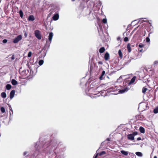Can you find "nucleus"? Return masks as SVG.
<instances>
[{
  "label": "nucleus",
  "mask_w": 158,
  "mask_h": 158,
  "mask_svg": "<svg viewBox=\"0 0 158 158\" xmlns=\"http://www.w3.org/2000/svg\"><path fill=\"white\" fill-rule=\"evenodd\" d=\"M86 12H87V14L84 13L83 15H89V16L88 17V18L89 20H91L95 18V15L91 12V10L89 9H87L86 10Z\"/></svg>",
  "instance_id": "nucleus-1"
},
{
  "label": "nucleus",
  "mask_w": 158,
  "mask_h": 158,
  "mask_svg": "<svg viewBox=\"0 0 158 158\" xmlns=\"http://www.w3.org/2000/svg\"><path fill=\"white\" fill-rule=\"evenodd\" d=\"M85 4V2H83L81 4V6H80V10H81V15H82L83 16H86L87 15H83V14H87V12H86V10L88 9L87 8H86L85 10H83V9L85 8L84 7V5Z\"/></svg>",
  "instance_id": "nucleus-2"
},
{
  "label": "nucleus",
  "mask_w": 158,
  "mask_h": 158,
  "mask_svg": "<svg viewBox=\"0 0 158 158\" xmlns=\"http://www.w3.org/2000/svg\"><path fill=\"white\" fill-rule=\"evenodd\" d=\"M35 37L39 40L41 39V35L40 32L38 30H36L35 31Z\"/></svg>",
  "instance_id": "nucleus-3"
},
{
  "label": "nucleus",
  "mask_w": 158,
  "mask_h": 158,
  "mask_svg": "<svg viewBox=\"0 0 158 158\" xmlns=\"http://www.w3.org/2000/svg\"><path fill=\"white\" fill-rule=\"evenodd\" d=\"M22 38L21 35H19L15 37L13 40V42L15 43H18L20 40H22Z\"/></svg>",
  "instance_id": "nucleus-4"
},
{
  "label": "nucleus",
  "mask_w": 158,
  "mask_h": 158,
  "mask_svg": "<svg viewBox=\"0 0 158 158\" xmlns=\"http://www.w3.org/2000/svg\"><path fill=\"white\" fill-rule=\"evenodd\" d=\"M129 90V89L127 87L124 88L123 89H121L119 91V93L121 94L124 93L126 92H127Z\"/></svg>",
  "instance_id": "nucleus-5"
},
{
  "label": "nucleus",
  "mask_w": 158,
  "mask_h": 158,
  "mask_svg": "<svg viewBox=\"0 0 158 158\" xmlns=\"http://www.w3.org/2000/svg\"><path fill=\"white\" fill-rule=\"evenodd\" d=\"M15 93V90H12L10 93V99H12L14 96Z\"/></svg>",
  "instance_id": "nucleus-6"
},
{
  "label": "nucleus",
  "mask_w": 158,
  "mask_h": 158,
  "mask_svg": "<svg viewBox=\"0 0 158 158\" xmlns=\"http://www.w3.org/2000/svg\"><path fill=\"white\" fill-rule=\"evenodd\" d=\"M127 138L128 139L131 140H133L134 139V135L131 134L128 135Z\"/></svg>",
  "instance_id": "nucleus-7"
},
{
  "label": "nucleus",
  "mask_w": 158,
  "mask_h": 158,
  "mask_svg": "<svg viewBox=\"0 0 158 158\" xmlns=\"http://www.w3.org/2000/svg\"><path fill=\"white\" fill-rule=\"evenodd\" d=\"M52 19L53 20L56 21L59 18V15L58 14H55L52 17Z\"/></svg>",
  "instance_id": "nucleus-8"
},
{
  "label": "nucleus",
  "mask_w": 158,
  "mask_h": 158,
  "mask_svg": "<svg viewBox=\"0 0 158 158\" xmlns=\"http://www.w3.org/2000/svg\"><path fill=\"white\" fill-rule=\"evenodd\" d=\"M35 19L33 15H30L28 17L27 20L29 21H33Z\"/></svg>",
  "instance_id": "nucleus-9"
},
{
  "label": "nucleus",
  "mask_w": 158,
  "mask_h": 158,
  "mask_svg": "<svg viewBox=\"0 0 158 158\" xmlns=\"http://www.w3.org/2000/svg\"><path fill=\"white\" fill-rule=\"evenodd\" d=\"M53 35V33L51 32L49 33V35L48 36V40L50 42V43L51 42Z\"/></svg>",
  "instance_id": "nucleus-10"
},
{
  "label": "nucleus",
  "mask_w": 158,
  "mask_h": 158,
  "mask_svg": "<svg viewBox=\"0 0 158 158\" xmlns=\"http://www.w3.org/2000/svg\"><path fill=\"white\" fill-rule=\"evenodd\" d=\"M109 53L107 52H106L105 54L104 59L105 60H107L109 59Z\"/></svg>",
  "instance_id": "nucleus-11"
},
{
  "label": "nucleus",
  "mask_w": 158,
  "mask_h": 158,
  "mask_svg": "<svg viewBox=\"0 0 158 158\" xmlns=\"http://www.w3.org/2000/svg\"><path fill=\"white\" fill-rule=\"evenodd\" d=\"M105 72L104 71H103L102 72L101 75L99 77L100 80H102L103 79V77L105 75Z\"/></svg>",
  "instance_id": "nucleus-12"
},
{
  "label": "nucleus",
  "mask_w": 158,
  "mask_h": 158,
  "mask_svg": "<svg viewBox=\"0 0 158 158\" xmlns=\"http://www.w3.org/2000/svg\"><path fill=\"white\" fill-rule=\"evenodd\" d=\"M11 83L12 85H15L18 84V82L16 81L14 79H13L11 81Z\"/></svg>",
  "instance_id": "nucleus-13"
},
{
  "label": "nucleus",
  "mask_w": 158,
  "mask_h": 158,
  "mask_svg": "<svg viewBox=\"0 0 158 158\" xmlns=\"http://www.w3.org/2000/svg\"><path fill=\"white\" fill-rule=\"evenodd\" d=\"M143 19V18L140 19L139 20V21L141 23H143L144 22H146L147 23H149L150 24V25L151 26H152V23H150V22L149 21H148V20H146H146H141Z\"/></svg>",
  "instance_id": "nucleus-14"
},
{
  "label": "nucleus",
  "mask_w": 158,
  "mask_h": 158,
  "mask_svg": "<svg viewBox=\"0 0 158 158\" xmlns=\"http://www.w3.org/2000/svg\"><path fill=\"white\" fill-rule=\"evenodd\" d=\"M135 79H136V77H135V76L133 77L131 79L129 82V84H132V83H133L135 82Z\"/></svg>",
  "instance_id": "nucleus-15"
},
{
  "label": "nucleus",
  "mask_w": 158,
  "mask_h": 158,
  "mask_svg": "<svg viewBox=\"0 0 158 158\" xmlns=\"http://www.w3.org/2000/svg\"><path fill=\"white\" fill-rule=\"evenodd\" d=\"M139 131L140 132L142 133H145L144 128L142 127H140Z\"/></svg>",
  "instance_id": "nucleus-16"
},
{
  "label": "nucleus",
  "mask_w": 158,
  "mask_h": 158,
  "mask_svg": "<svg viewBox=\"0 0 158 158\" xmlns=\"http://www.w3.org/2000/svg\"><path fill=\"white\" fill-rule=\"evenodd\" d=\"M127 51L129 52H131V45L128 44L127 45Z\"/></svg>",
  "instance_id": "nucleus-17"
},
{
  "label": "nucleus",
  "mask_w": 158,
  "mask_h": 158,
  "mask_svg": "<svg viewBox=\"0 0 158 158\" xmlns=\"http://www.w3.org/2000/svg\"><path fill=\"white\" fill-rule=\"evenodd\" d=\"M120 152L122 154L125 156H127L128 154V152L127 151H126L124 150H121Z\"/></svg>",
  "instance_id": "nucleus-18"
},
{
  "label": "nucleus",
  "mask_w": 158,
  "mask_h": 158,
  "mask_svg": "<svg viewBox=\"0 0 158 158\" xmlns=\"http://www.w3.org/2000/svg\"><path fill=\"white\" fill-rule=\"evenodd\" d=\"M1 96L2 98H5L6 97V95L5 92H3L1 93Z\"/></svg>",
  "instance_id": "nucleus-19"
},
{
  "label": "nucleus",
  "mask_w": 158,
  "mask_h": 158,
  "mask_svg": "<svg viewBox=\"0 0 158 158\" xmlns=\"http://www.w3.org/2000/svg\"><path fill=\"white\" fill-rule=\"evenodd\" d=\"M105 51V49L104 48V47H102L100 48L99 52L100 53H102Z\"/></svg>",
  "instance_id": "nucleus-20"
},
{
  "label": "nucleus",
  "mask_w": 158,
  "mask_h": 158,
  "mask_svg": "<svg viewBox=\"0 0 158 158\" xmlns=\"http://www.w3.org/2000/svg\"><path fill=\"white\" fill-rule=\"evenodd\" d=\"M6 87L7 90H10L11 88V85L10 84H8L6 85Z\"/></svg>",
  "instance_id": "nucleus-21"
},
{
  "label": "nucleus",
  "mask_w": 158,
  "mask_h": 158,
  "mask_svg": "<svg viewBox=\"0 0 158 158\" xmlns=\"http://www.w3.org/2000/svg\"><path fill=\"white\" fill-rule=\"evenodd\" d=\"M135 154L137 156L140 157H142L143 156L142 153L140 152H135Z\"/></svg>",
  "instance_id": "nucleus-22"
},
{
  "label": "nucleus",
  "mask_w": 158,
  "mask_h": 158,
  "mask_svg": "<svg viewBox=\"0 0 158 158\" xmlns=\"http://www.w3.org/2000/svg\"><path fill=\"white\" fill-rule=\"evenodd\" d=\"M118 54L119 57L121 58H122L123 56V54H122V52L121 50H118Z\"/></svg>",
  "instance_id": "nucleus-23"
},
{
  "label": "nucleus",
  "mask_w": 158,
  "mask_h": 158,
  "mask_svg": "<svg viewBox=\"0 0 158 158\" xmlns=\"http://www.w3.org/2000/svg\"><path fill=\"white\" fill-rule=\"evenodd\" d=\"M148 90V89L145 87H143L142 89V93L145 94L146 91Z\"/></svg>",
  "instance_id": "nucleus-24"
},
{
  "label": "nucleus",
  "mask_w": 158,
  "mask_h": 158,
  "mask_svg": "<svg viewBox=\"0 0 158 158\" xmlns=\"http://www.w3.org/2000/svg\"><path fill=\"white\" fill-rule=\"evenodd\" d=\"M153 112L155 114H157L158 113V107H157L154 109L153 110Z\"/></svg>",
  "instance_id": "nucleus-25"
},
{
  "label": "nucleus",
  "mask_w": 158,
  "mask_h": 158,
  "mask_svg": "<svg viewBox=\"0 0 158 158\" xmlns=\"http://www.w3.org/2000/svg\"><path fill=\"white\" fill-rule=\"evenodd\" d=\"M131 60H128L124 62V64L125 65H127L128 64L131 62Z\"/></svg>",
  "instance_id": "nucleus-26"
},
{
  "label": "nucleus",
  "mask_w": 158,
  "mask_h": 158,
  "mask_svg": "<svg viewBox=\"0 0 158 158\" xmlns=\"http://www.w3.org/2000/svg\"><path fill=\"white\" fill-rule=\"evenodd\" d=\"M19 14L20 17L22 18L23 16V13L22 10H20L19 11Z\"/></svg>",
  "instance_id": "nucleus-27"
},
{
  "label": "nucleus",
  "mask_w": 158,
  "mask_h": 158,
  "mask_svg": "<svg viewBox=\"0 0 158 158\" xmlns=\"http://www.w3.org/2000/svg\"><path fill=\"white\" fill-rule=\"evenodd\" d=\"M0 110L2 113H4L5 112V110L3 107H1L0 108Z\"/></svg>",
  "instance_id": "nucleus-28"
},
{
  "label": "nucleus",
  "mask_w": 158,
  "mask_h": 158,
  "mask_svg": "<svg viewBox=\"0 0 158 158\" xmlns=\"http://www.w3.org/2000/svg\"><path fill=\"white\" fill-rule=\"evenodd\" d=\"M106 154V152L105 151H103L101 152L99 154H98V155L100 156H101L103 155H105Z\"/></svg>",
  "instance_id": "nucleus-29"
},
{
  "label": "nucleus",
  "mask_w": 158,
  "mask_h": 158,
  "mask_svg": "<svg viewBox=\"0 0 158 158\" xmlns=\"http://www.w3.org/2000/svg\"><path fill=\"white\" fill-rule=\"evenodd\" d=\"M151 33H150L148 34V37H149L150 36V34H151ZM146 41L147 42H150V39L149 38V37H147L146 38Z\"/></svg>",
  "instance_id": "nucleus-30"
},
{
  "label": "nucleus",
  "mask_w": 158,
  "mask_h": 158,
  "mask_svg": "<svg viewBox=\"0 0 158 158\" xmlns=\"http://www.w3.org/2000/svg\"><path fill=\"white\" fill-rule=\"evenodd\" d=\"M44 63V61L42 60H40L39 62V64L41 65L43 64Z\"/></svg>",
  "instance_id": "nucleus-31"
},
{
  "label": "nucleus",
  "mask_w": 158,
  "mask_h": 158,
  "mask_svg": "<svg viewBox=\"0 0 158 158\" xmlns=\"http://www.w3.org/2000/svg\"><path fill=\"white\" fill-rule=\"evenodd\" d=\"M102 22L104 23H106L107 22V19L106 18L102 20Z\"/></svg>",
  "instance_id": "nucleus-32"
},
{
  "label": "nucleus",
  "mask_w": 158,
  "mask_h": 158,
  "mask_svg": "<svg viewBox=\"0 0 158 158\" xmlns=\"http://www.w3.org/2000/svg\"><path fill=\"white\" fill-rule=\"evenodd\" d=\"M99 27H100L99 30L98 29V32L99 33H100V31H101V32H103L102 27H101L99 26Z\"/></svg>",
  "instance_id": "nucleus-33"
},
{
  "label": "nucleus",
  "mask_w": 158,
  "mask_h": 158,
  "mask_svg": "<svg viewBox=\"0 0 158 158\" xmlns=\"http://www.w3.org/2000/svg\"><path fill=\"white\" fill-rule=\"evenodd\" d=\"M31 54H32V52H31L30 51V52H28V57H31Z\"/></svg>",
  "instance_id": "nucleus-34"
},
{
  "label": "nucleus",
  "mask_w": 158,
  "mask_h": 158,
  "mask_svg": "<svg viewBox=\"0 0 158 158\" xmlns=\"http://www.w3.org/2000/svg\"><path fill=\"white\" fill-rule=\"evenodd\" d=\"M144 45L142 44H140L138 45V47L140 48H142L144 46Z\"/></svg>",
  "instance_id": "nucleus-35"
},
{
  "label": "nucleus",
  "mask_w": 158,
  "mask_h": 158,
  "mask_svg": "<svg viewBox=\"0 0 158 158\" xmlns=\"http://www.w3.org/2000/svg\"><path fill=\"white\" fill-rule=\"evenodd\" d=\"M128 40V38L127 37H125L124 39V41L125 42H127Z\"/></svg>",
  "instance_id": "nucleus-36"
},
{
  "label": "nucleus",
  "mask_w": 158,
  "mask_h": 158,
  "mask_svg": "<svg viewBox=\"0 0 158 158\" xmlns=\"http://www.w3.org/2000/svg\"><path fill=\"white\" fill-rule=\"evenodd\" d=\"M21 69H20L19 70V72L20 73H21L22 75L24 74V70H23L22 71H21Z\"/></svg>",
  "instance_id": "nucleus-37"
},
{
  "label": "nucleus",
  "mask_w": 158,
  "mask_h": 158,
  "mask_svg": "<svg viewBox=\"0 0 158 158\" xmlns=\"http://www.w3.org/2000/svg\"><path fill=\"white\" fill-rule=\"evenodd\" d=\"M24 36L25 38H26L27 36V34L26 31H24Z\"/></svg>",
  "instance_id": "nucleus-38"
},
{
  "label": "nucleus",
  "mask_w": 158,
  "mask_h": 158,
  "mask_svg": "<svg viewBox=\"0 0 158 158\" xmlns=\"http://www.w3.org/2000/svg\"><path fill=\"white\" fill-rule=\"evenodd\" d=\"M133 135H134V136H135L136 135H137V132H134L132 134Z\"/></svg>",
  "instance_id": "nucleus-39"
},
{
  "label": "nucleus",
  "mask_w": 158,
  "mask_h": 158,
  "mask_svg": "<svg viewBox=\"0 0 158 158\" xmlns=\"http://www.w3.org/2000/svg\"><path fill=\"white\" fill-rule=\"evenodd\" d=\"M7 42V40L6 39H4L2 41V42L3 43H6Z\"/></svg>",
  "instance_id": "nucleus-40"
},
{
  "label": "nucleus",
  "mask_w": 158,
  "mask_h": 158,
  "mask_svg": "<svg viewBox=\"0 0 158 158\" xmlns=\"http://www.w3.org/2000/svg\"><path fill=\"white\" fill-rule=\"evenodd\" d=\"M15 59V55H13L11 57V59L12 60H14Z\"/></svg>",
  "instance_id": "nucleus-41"
},
{
  "label": "nucleus",
  "mask_w": 158,
  "mask_h": 158,
  "mask_svg": "<svg viewBox=\"0 0 158 158\" xmlns=\"http://www.w3.org/2000/svg\"><path fill=\"white\" fill-rule=\"evenodd\" d=\"M154 64L155 65H157L158 64V62L157 61H155L154 62Z\"/></svg>",
  "instance_id": "nucleus-42"
},
{
  "label": "nucleus",
  "mask_w": 158,
  "mask_h": 158,
  "mask_svg": "<svg viewBox=\"0 0 158 158\" xmlns=\"http://www.w3.org/2000/svg\"><path fill=\"white\" fill-rule=\"evenodd\" d=\"M106 140L108 141H110V138H107L106 139Z\"/></svg>",
  "instance_id": "nucleus-43"
},
{
  "label": "nucleus",
  "mask_w": 158,
  "mask_h": 158,
  "mask_svg": "<svg viewBox=\"0 0 158 158\" xmlns=\"http://www.w3.org/2000/svg\"><path fill=\"white\" fill-rule=\"evenodd\" d=\"M141 140V138L140 137H138L137 138V140Z\"/></svg>",
  "instance_id": "nucleus-44"
},
{
  "label": "nucleus",
  "mask_w": 158,
  "mask_h": 158,
  "mask_svg": "<svg viewBox=\"0 0 158 158\" xmlns=\"http://www.w3.org/2000/svg\"><path fill=\"white\" fill-rule=\"evenodd\" d=\"M98 155V153H97L95 156H94L95 158H97V156Z\"/></svg>",
  "instance_id": "nucleus-45"
},
{
  "label": "nucleus",
  "mask_w": 158,
  "mask_h": 158,
  "mask_svg": "<svg viewBox=\"0 0 158 158\" xmlns=\"http://www.w3.org/2000/svg\"><path fill=\"white\" fill-rule=\"evenodd\" d=\"M9 107H10V110L13 113V110H12V108H11V107H10L9 106Z\"/></svg>",
  "instance_id": "nucleus-46"
},
{
  "label": "nucleus",
  "mask_w": 158,
  "mask_h": 158,
  "mask_svg": "<svg viewBox=\"0 0 158 158\" xmlns=\"http://www.w3.org/2000/svg\"><path fill=\"white\" fill-rule=\"evenodd\" d=\"M27 154V152H25L23 153V155L24 156H25V155H26Z\"/></svg>",
  "instance_id": "nucleus-47"
},
{
  "label": "nucleus",
  "mask_w": 158,
  "mask_h": 158,
  "mask_svg": "<svg viewBox=\"0 0 158 158\" xmlns=\"http://www.w3.org/2000/svg\"><path fill=\"white\" fill-rule=\"evenodd\" d=\"M142 50H143V49H140V50H139V51L140 52H142Z\"/></svg>",
  "instance_id": "nucleus-48"
},
{
  "label": "nucleus",
  "mask_w": 158,
  "mask_h": 158,
  "mask_svg": "<svg viewBox=\"0 0 158 158\" xmlns=\"http://www.w3.org/2000/svg\"><path fill=\"white\" fill-rule=\"evenodd\" d=\"M153 158H157V157L156 156H154Z\"/></svg>",
  "instance_id": "nucleus-49"
},
{
  "label": "nucleus",
  "mask_w": 158,
  "mask_h": 158,
  "mask_svg": "<svg viewBox=\"0 0 158 158\" xmlns=\"http://www.w3.org/2000/svg\"><path fill=\"white\" fill-rule=\"evenodd\" d=\"M99 64H102V63L100 61H99V62H98Z\"/></svg>",
  "instance_id": "nucleus-50"
},
{
  "label": "nucleus",
  "mask_w": 158,
  "mask_h": 158,
  "mask_svg": "<svg viewBox=\"0 0 158 158\" xmlns=\"http://www.w3.org/2000/svg\"><path fill=\"white\" fill-rule=\"evenodd\" d=\"M143 103L144 104H143V106H146V104H144V103Z\"/></svg>",
  "instance_id": "nucleus-51"
},
{
  "label": "nucleus",
  "mask_w": 158,
  "mask_h": 158,
  "mask_svg": "<svg viewBox=\"0 0 158 158\" xmlns=\"http://www.w3.org/2000/svg\"><path fill=\"white\" fill-rule=\"evenodd\" d=\"M73 2L74 1H75V0H71Z\"/></svg>",
  "instance_id": "nucleus-52"
},
{
  "label": "nucleus",
  "mask_w": 158,
  "mask_h": 158,
  "mask_svg": "<svg viewBox=\"0 0 158 158\" xmlns=\"http://www.w3.org/2000/svg\"><path fill=\"white\" fill-rule=\"evenodd\" d=\"M136 21V20H135V21H133L132 22V23H133V22H134V21Z\"/></svg>",
  "instance_id": "nucleus-53"
},
{
  "label": "nucleus",
  "mask_w": 158,
  "mask_h": 158,
  "mask_svg": "<svg viewBox=\"0 0 158 158\" xmlns=\"http://www.w3.org/2000/svg\"><path fill=\"white\" fill-rule=\"evenodd\" d=\"M50 14H52V12H51L50 13Z\"/></svg>",
  "instance_id": "nucleus-54"
},
{
  "label": "nucleus",
  "mask_w": 158,
  "mask_h": 158,
  "mask_svg": "<svg viewBox=\"0 0 158 158\" xmlns=\"http://www.w3.org/2000/svg\"><path fill=\"white\" fill-rule=\"evenodd\" d=\"M10 114H11V113H10Z\"/></svg>",
  "instance_id": "nucleus-55"
},
{
  "label": "nucleus",
  "mask_w": 158,
  "mask_h": 158,
  "mask_svg": "<svg viewBox=\"0 0 158 158\" xmlns=\"http://www.w3.org/2000/svg\"><path fill=\"white\" fill-rule=\"evenodd\" d=\"M93 158H95V157H93Z\"/></svg>",
  "instance_id": "nucleus-56"
},
{
  "label": "nucleus",
  "mask_w": 158,
  "mask_h": 158,
  "mask_svg": "<svg viewBox=\"0 0 158 158\" xmlns=\"http://www.w3.org/2000/svg\"><path fill=\"white\" fill-rule=\"evenodd\" d=\"M93 158H95V157H93Z\"/></svg>",
  "instance_id": "nucleus-57"
}]
</instances>
